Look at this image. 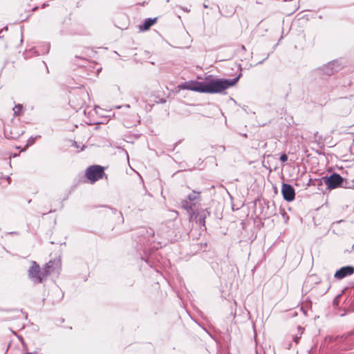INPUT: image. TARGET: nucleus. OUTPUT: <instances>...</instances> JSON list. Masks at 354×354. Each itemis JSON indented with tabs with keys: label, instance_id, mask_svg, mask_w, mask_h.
Masks as SVG:
<instances>
[{
	"label": "nucleus",
	"instance_id": "f257e3e1",
	"mask_svg": "<svg viewBox=\"0 0 354 354\" xmlns=\"http://www.w3.org/2000/svg\"><path fill=\"white\" fill-rule=\"evenodd\" d=\"M241 74L233 79H212L207 82H187L184 88L206 93H218L235 85Z\"/></svg>",
	"mask_w": 354,
	"mask_h": 354
},
{
	"label": "nucleus",
	"instance_id": "f03ea898",
	"mask_svg": "<svg viewBox=\"0 0 354 354\" xmlns=\"http://www.w3.org/2000/svg\"><path fill=\"white\" fill-rule=\"evenodd\" d=\"M61 269V261L59 259H55L48 261L45 268L41 271L39 266L35 262L32 263V266L29 270V277L37 283H41L43 280L50 273L56 272H59Z\"/></svg>",
	"mask_w": 354,
	"mask_h": 354
},
{
	"label": "nucleus",
	"instance_id": "7ed1b4c3",
	"mask_svg": "<svg viewBox=\"0 0 354 354\" xmlns=\"http://www.w3.org/2000/svg\"><path fill=\"white\" fill-rule=\"evenodd\" d=\"M104 167L100 165L90 166L86 171V177L93 183L103 176Z\"/></svg>",
	"mask_w": 354,
	"mask_h": 354
},
{
	"label": "nucleus",
	"instance_id": "20e7f679",
	"mask_svg": "<svg viewBox=\"0 0 354 354\" xmlns=\"http://www.w3.org/2000/svg\"><path fill=\"white\" fill-rule=\"evenodd\" d=\"M324 183L328 189H335L339 187L343 182V178L338 174L334 173L330 176L325 177Z\"/></svg>",
	"mask_w": 354,
	"mask_h": 354
},
{
	"label": "nucleus",
	"instance_id": "39448f33",
	"mask_svg": "<svg viewBox=\"0 0 354 354\" xmlns=\"http://www.w3.org/2000/svg\"><path fill=\"white\" fill-rule=\"evenodd\" d=\"M209 215V212L207 211V209H201L200 211H197L192 212L190 220L194 219L196 223L199 225L205 226V218L207 216Z\"/></svg>",
	"mask_w": 354,
	"mask_h": 354
},
{
	"label": "nucleus",
	"instance_id": "423d86ee",
	"mask_svg": "<svg viewBox=\"0 0 354 354\" xmlns=\"http://www.w3.org/2000/svg\"><path fill=\"white\" fill-rule=\"evenodd\" d=\"M281 194L285 201H292L295 197V189L289 184L283 183L281 187Z\"/></svg>",
	"mask_w": 354,
	"mask_h": 354
},
{
	"label": "nucleus",
	"instance_id": "0eeeda50",
	"mask_svg": "<svg viewBox=\"0 0 354 354\" xmlns=\"http://www.w3.org/2000/svg\"><path fill=\"white\" fill-rule=\"evenodd\" d=\"M354 273V267L351 266L342 267L335 273V278L342 279L347 276H350Z\"/></svg>",
	"mask_w": 354,
	"mask_h": 354
},
{
	"label": "nucleus",
	"instance_id": "6e6552de",
	"mask_svg": "<svg viewBox=\"0 0 354 354\" xmlns=\"http://www.w3.org/2000/svg\"><path fill=\"white\" fill-rule=\"evenodd\" d=\"M156 21V18H147L145 20L143 25L140 26V29L141 30H148L151 26H153Z\"/></svg>",
	"mask_w": 354,
	"mask_h": 354
},
{
	"label": "nucleus",
	"instance_id": "1a4fd4ad",
	"mask_svg": "<svg viewBox=\"0 0 354 354\" xmlns=\"http://www.w3.org/2000/svg\"><path fill=\"white\" fill-rule=\"evenodd\" d=\"M335 66V63L333 62V63H329L327 65L324 66L322 68V71H323V72L328 75H331L332 74H333L335 73V71H337V68H334V66Z\"/></svg>",
	"mask_w": 354,
	"mask_h": 354
},
{
	"label": "nucleus",
	"instance_id": "9d476101",
	"mask_svg": "<svg viewBox=\"0 0 354 354\" xmlns=\"http://www.w3.org/2000/svg\"><path fill=\"white\" fill-rule=\"evenodd\" d=\"M194 204L192 201L184 200L182 202V207L188 212L192 211Z\"/></svg>",
	"mask_w": 354,
	"mask_h": 354
},
{
	"label": "nucleus",
	"instance_id": "9b49d317",
	"mask_svg": "<svg viewBox=\"0 0 354 354\" xmlns=\"http://www.w3.org/2000/svg\"><path fill=\"white\" fill-rule=\"evenodd\" d=\"M304 328H302L301 326L298 327V333L297 334H295L293 337L294 342H295L296 344H297L299 342V341L301 339V335L304 333Z\"/></svg>",
	"mask_w": 354,
	"mask_h": 354
},
{
	"label": "nucleus",
	"instance_id": "f8f14e48",
	"mask_svg": "<svg viewBox=\"0 0 354 354\" xmlns=\"http://www.w3.org/2000/svg\"><path fill=\"white\" fill-rule=\"evenodd\" d=\"M200 194H201V192L193 191L191 194L188 195L187 198L189 201L193 202L194 201L199 199Z\"/></svg>",
	"mask_w": 354,
	"mask_h": 354
},
{
	"label": "nucleus",
	"instance_id": "ddd939ff",
	"mask_svg": "<svg viewBox=\"0 0 354 354\" xmlns=\"http://www.w3.org/2000/svg\"><path fill=\"white\" fill-rule=\"evenodd\" d=\"M21 110H22V105H21V104H17V105H16V106L13 108L14 114H15V115H19L21 113Z\"/></svg>",
	"mask_w": 354,
	"mask_h": 354
},
{
	"label": "nucleus",
	"instance_id": "4468645a",
	"mask_svg": "<svg viewBox=\"0 0 354 354\" xmlns=\"http://www.w3.org/2000/svg\"><path fill=\"white\" fill-rule=\"evenodd\" d=\"M279 160L281 161V162H286L288 160V156L286 154L283 153L282 154L280 158H279Z\"/></svg>",
	"mask_w": 354,
	"mask_h": 354
},
{
	"label": "nucleus",
	"instance_id": "2eb2a0df",
	"mask_svg": "<svg viewBox=\"0 0 354 354\" xmlns=\"http://www.w3.org/2000/svg\"><path fill=\"white\" fill-rule=\"evenodd\" d=\"M85 104V101L83 99L81 102H78L76 106H79V107H82V106H84V104Z\"/></svg>",
	"mask_w": 354,
	"mask_h": 354
},
{
	"label": "nucleus",
	"instance_id": "dca6fc26",
	"mask_svg": "<svg viewBox=\"0 0 354 354\" xmlns=\"http://www.w3.org/2000/svg\"><path fill=\"white\" fill-rule=\"evenodd\" d=\"M34 141H35V138H30L28 139L27 145H31L33 144Z\"/></svg>",
	"mask_w": 354,
	"mask_h": 354
},
{
	"label": "nucleus",
	"instance_id": "f3484780",
	"mask_svg": "<svg viewBox=\"0 0 354 354\" xmlns=\"http://www.w3.org/2000/svg\"><path fill=\"white\" fill-rule=\"evenodd\" d=\"M81 96L83 97V98H85L86 97H88V93L86 92H84V91H82L81 93Z\"/></svg>",
	"mask_w": 354,
	"mask_h": 354
},
{
	"label": "nucleus",
	"instance_id": "a211bd4d",
	"mask_svg": "<svg viewBox=\"0 0 354 354\" xmlns=\"http://www.w3.org/2000/svg\"><path fill=\"white\" fill-rule=\"evenodd\" d=\"M7 180H8V182L10 183V178L9 176L7 178Z\"/></svg>",
	"mask_w": 354,
	"mask_h": 354
},
{
	"label": "nucleus",
	"instance_id": "6ab92c4d",
	"mask_svg": "<svg viewBox=\"0 0 354 354\" xmlns=\"http://www.w3.org/2000/svg\"><path fill=\"white\" fill-rule=\"evenodd\" d=\"M125 107H127V108H129V107H130V106H129V104H127V105H125Z\"/></svg>",
	"mask_w": 354,
	"mask_h": 354
},
{
	"label": "nucleus",
	"instance_id": "aec40b11",
	"mask_svg": "<svg viewBox=\"0 0 354 354\" xmlns=\"http://www.w3.org/2000/svg\"><path fill=\"white\" fill-rule=\"evenodd\" d=\"M263 62V61H261L259 62V64H261Z\"/></svg>",
	"mask_w": 354,
	"mask_h": 354
},
{
	"label": "nucleus",
	"instance_id": "412c9836",
	"mask_svg": "<svg viewBox=\"0 0 354 354\" xmlns=\"http://www.w3.org/2000/svg\"><path fill=\"white\" fill-rule=\"evenodd\" d=\"M121 106H115L116 109H120Z\"/></svg>",
	"mask_w": 354,
	"mask_h": 354
}]
</instances>
